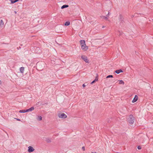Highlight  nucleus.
Returning a JSON list of instances; mask_svg holds the SVG:
<instances>
[{
	"label": "nucleus",
	"instance_id": "nucleus-1",
	"mask_svg": "<svg viewBox=\"0 0 153 153\" xmlns=\"http://www.w3.org/2000/svg\"><path fill=\"white\" fill-rule=\"evenodd\" d=\"M80 43L81 49L84 51H86L88 49V47L86 45L85 41L84 40H81Z\"/></svg>",
	"mask_w": 153,
	"mask_h": 153
},
{
	"label": "nucleus",
	"instance_id": "nucleus-2",
	"mask_svg": "<svg viewBox=\"0 0 153 153\" xmlns=\"http://www.w3.org/2000/svg\"><path fill=\"white\" fill-rule=\"evenodd\" d=\"M128 121L131 124H132L134 122V118L132 115H130L127 118Z\"/></svg>",
	"mask_w": 153,
	"mask_h": 153
},
{
	"label": "nucleus",
	"instance_id": "nucleus-3",
	"mask_svg": "<svg viewBox=\"0 0 153 153\" xmlns=\"http://www.w3.org/2000/svg\"><path fill=\"white\" fill-rule=\"evenodd\" d=\"M20 71L23 75H24L27 73L25 70V68L23 67H22L20 68Z\"/></svg>",
	"mask_w": 153,
	"mask_h": 153
},
{
	"label": "nucleus",
	"instance_id": "nucleus-4",
	"mask_svg": "<svg viewBox=\"0 0 153 153\" xmlns=\"http://www.w3.org/2000/svg\"><path fill=\"white\" fill-rule=\"evenodd\" d=\"M58 116L59 118H65L67 117L66 115L64 113L58 114Z\"/></svg>",
	"mask_w": 153,
	"mask_h": 153
},
{
	"label": "nucleus",
	"instance_id": "nucleus-5",
	"mask_svg": "<svg viewBox=\"0 0 153 153\" xmlns=\"http://www.w3.org/2000/svg\"><path fill=\"white\" fill-rule=\"evenodd\" d=\"M109 12H108V14L105 16H100V17L102 19H104L105 20L109 21L108 20V16L109 15Z\"/></svg>",
	"mask_w": 153,
	"mask_h": 153
},
{
	"label": "nucleus",
	"instance_id": "nucleus-6",
	"mask_svg": "<svg viewBox=\"0 0 153 153\" xmlns=\"http://www.w3.org/2000/svg\"><path fill=\"white\" fill-rule=\"evenodd\" d=\"M82 59L86 63H89L88 60V59L87 57L84 55H82L81 56Z\"/></svg>",
	"mask_w": 153,
	"mask_h": 153
},
{
	"label": "nucleus",
	"instance_id": "nucleus-7",
	"mask_svg": "<svg viewBox=\"0 0 153 153\" xmlns=\"http://www.w3.org/2000/svg\"><path fill=\"white\" fill-rule=\"evenodd\" d=\"M35 149L31 146H29L28 147V151L29 152H31L34 151Z\"/></svg>",
	"mask_w": 153,
	"mask_h": 153
},
{
	"label": "nucleus",
	"instance_id": "nucleus-8",
	"mask_svg": "<svg viewBox=\"0 0 153 153\" xmlns=\"http://www.w3.org/2000/svg\"><path fill=\"white\" fill-rule=\"evenodd\" d=\"M138 97L137 95H135V96L134 97V98L133 100L132 101V102L133 103H134L136 101H137V100H138Z\"/></svg>",
	"mask_w": 153,
	"mask_h": 153
},
{
	"label": "nucleus",
	"instance_id": "nucleus-9",
	"mask_svg": "<svg viewBox=\"0 0 153 153\" xmlns=\"http://www.w3.org/2000/svg\"><path fill=\"white\" fill-rule=\"evenodd\" d=\"M34 109V108L33 107H32L30 108L27 109L26 111L27 112L31 111Z\"/></svg>",
	"mask_w": 153,
	"mask_h": 153
},
{
	"label": "nucleus",
	"instance_id": "nucleus-10",
	"mask_svg": "<svg viewBox=\"0 0 153 153\" xmlns=\"http://www.w3.org/2000/svg\"><path fill=\"white\" fill-rule=\"evenodd\" d=\"M21 42L22 43L20 44V45L21 46H23L25 45V44L26 43V41L25 39L22 40L21 41Z\"/></svg>",
	"mask_w": 153,
	"mask_h": 153
},
{
	"label": "nucleus",
	"instance_id": "nucleus-11",
	"mask_svg": "<svg viewBox=\"0 0 153 153\" xmlns=\"http://www.w3.org/2000/svg\"><path fill=\"white\" fill-rule=\"evenodd\" d=\"M123 72V71L121 69L116 70L115 71V73L117 74H119L121 72Z\"/></svg>",
	"mask_w": 153,
	"mask_h": 153
},
{
	"label": "nucleus",
	"instance_id": "nucleus-12",
	"mask_svg": "<svg viewBox=\"0 0 153 153\" xmlns=\"http://www.w3.org/2000/svg\"><path fill=\"white\" fill-rule=\"evenodd\" d=\"M4 25V22L2 20H0V26L2 27Z\"/></svg>",
	"mask_w": 153,
	"mask_h": 153
},
{
	"label": "nucleus",
	"instance_id": "nucleus-13",
	"mask_svg": "<svg viewBox=\"0 0 153 153\" xmlns=\"http://www.w3.org/2000/svg\"><path fill=\"white\" fill-rule=\"evenodd\" d=\"M98 77H96V78L95 79V80H93L91 83V84H92L93 83H95L98 80Z\"/></svg>",
	"mask_w": 153,
	"mask_h": 153
},
{
	"label": "nucleus",
	"instance_id": "nucleus-14",
	"mask_svg": "<svg viewBox=\"0 0 153 153\" xmlns=\"http://www.w3.org/2000/svg\"><path fill=\"white\" fill-rule=\"evenodd\" d=\"M45 141L47 142V143H50L51 142V139L50 138H46V139Z\"/></svg>",
	"mask_w": 153,
	"mask_h": 153
},
{
	"label": "nucleus",
	"instance_id": "nucleus-15",
	"mask_svg": "<svg viewBox=\"0 0 153 153\" xmlns=\"http://www.w3.org/2000/svg\"><path fill=\"white\" fill-rule=\"evenodd\" d=\"M10 1L11 2V3H14L18 1H19V0H10Z\"/></svg>",
	"mask_w": 153,
	"mask_h": 153
},
{
	"label": "nucleus",
	"instance_id": "nucleus-16",
	"mask_svg": "<svg viewBox=\"0 0 153 153\" xmlns=\"http://www.w3.org/2000/svg\"><path fill=\"white\" fill-rule=\"evenodd\" d=\"M68 7V5H63L61 7V9H62L65 8L67 7Z\"/></svg>",
	"mask_w": 153,
	"mask_h": 153
},
{
	"label": "nucleus",
	"instance_id": "nucleus-17",
	"mask_svg": "<svg viewBox=\"0 0 153 153\" xmlns=\"http://www.w3.org/2000/svg\"><path fill=\"white\" fill-rule=\"evenodd\" d=\"M70 24V22H65V26H68Z\"/></svg>",
	"mask_w": 153,
	"mask_h": 153
},
{
	"label": "nucleus",
	"instance_id": "nucleus-18",
	"mask_svg": "<svg viewBox=\"0 0 153 153\" xmlns=\"http://www.w3.org/2000/svg\"><path fill=\"white\" fill-rule=\"evenodd\" d=\"M37 120H42V117L41 116L38 117Z\"/></svg>",
	"mask_w": 153,
	"mask_h": 153
},
{
	"label": "nucleus",
	"instance_id": "nucleus-19",
	"mask_svg": "<svg viewBox=\"0 0 153 153\" xmlns=\"http://www.w3.org/2000/svg\"><path fill=\"white\" fill-rule=\"evenodd\" d=\"M26 111V110H20V113H25L26 112H27V111Z\"/></svg>",
	"mask_w": 153,
	"mask_h": 153
},
{
	"label": "nucleus",
	"instance_id": "nucleus-20",
	"mask_svg": "<svg viewBox=\"0 0 153 153\" xmlns=\"http://www.w3.org/2000/svg\"><path fill=\"white\" fill-rule=\"evenodd\" d=\"M119 84H124V82H123V81L122 80L119 81Z\"/></svg>",
	"mask_w": 153,
	"mask_h": 153
},
{
	"label": "nucleus",
	"instance_id": "nucleus-21",
	"mask_svg": "<svg viewBox=\"0 0 153 153\" xmlns=\"http://www.w3.org/2000/svg\"><path fill=\"white\" fill-rule=\"evenodd\" d=\"M137 149H141V147L140 146H139L137 147Z\"/></svg>",
	"mask_w": 153,
	"mask_h": 153
},
{
	"label": "nucleus",
	"instance_id": "nucleus-22",
	"mask_svg": "<svg viewBox=\"0 0 153 153\" xmlns=\"http://www.w3.org/2000/svg\"><path fill=\"white\" fill-rule=\"evenodd\" d=\"M82 149H83V151H84V150H85V147H84V146H83V147H82Z\"/></svg>",
	"mask_w": 153,
	"mask_h": 153
},
{
	"label": "nucleus",
	"instance_id": "nucleus-23",
	"mask_svg": "<svg viewBox=\"0 0 153 153\" xmlns=\"http://www.w3.org/2000/svg\"><path fill=\"white\" fill-rule=\"evenodd\" d=\"M82 86L84 88L85 86V84H84L82 85Z\"/></svg>",
	"mask_w": 153,
	"mask_h": 153
},
{
	"label": "nucleus",
	"instance_id": "nucleus-24",
	"mask_svg": "<svg viewBox=\"0 0 153 153\" xmlns=\"http://www.w3.org/2000/svg\"><path fill=\"white\" fill-rule=\"evenodd\" d=\"M107 76H113L112 75H109Z\"/></svg>",
	"mask_w": 153,
	"mask_h": 153
},
{
	"label": "nucleus",
	"instance_id": "nucleus-25",
	"mask_svg": "<svg viewBox=\"0 0 153 153\" xmlns=\"http://www.w3.org/2000/svg\"><path fill=\"white\" fill-rule=\"evenodd\" d=\"M1 81L0 80V84H1Z\"/></svg>",
	"mask_w": 153,
	"mask_h": 153
},
{
	"label": "nucleus",
	"instance_id": "nucleus-26",
	"mask_svg": "<svg viewBox=\"0 0 153 153\" xmlns=\"http://www.w3.org/2000/svg\"><path fill=\"white\" fill-rule=\"evenodd\" d=\"M92 153H96V152H92Z\"/></svg>",
	"mask_w": 153,
	"mask_h": 153
},
{
	"label": "nucleus",
	"instance_id": "nucleus-27",
	"mask_svg": "<svg viewBox=\"0 0 153 153\" xmlns=\"http://www.w3.org/2000/svg\"><path fill=\"white\" fill-rule=\"evenodd\" d=\"M107 78H109V77H106Z\"/></svg>",
	"mask_w": 153,
	"mask_h": 153
}]
</instances>
